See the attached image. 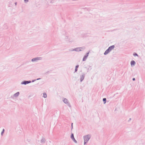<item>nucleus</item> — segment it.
I'll return each instance as SVG.
<instances>
[{"instance_id": "6", "label": "nucleus", "mask_w": 145, "mask_h": 145, "mask_svg": "<svg viewBox=\"0 0 145 145\" xmlns=\"http://www.w3.org/2000/svg\"><path fill=\"white\" fill-rule=\"evenodd\" d=\"M89 54V52L87 53L84 56L83 58L82 61H85L87 59Z\"/></svg>"}, {"instance_id": "1", "label": "nucleus", "mask_w": 145, "mask_h": 145, "mask_svg": "<svg viewBox=\"0 0 145 145\" xmlns=\"http://www.w3.org/2000/svg\"><path fill=\"white\" fill-rule=\"evenodd\" d=\"M91 137V135L88 134L83 136L84 145L87 143Z\"/></svg>"}, {"instance_id": "13", "label": "nucleus", "mask_w": 145, "mask_h": 145, "mask_svg": "<svg viewBox=\"0 0 145 145\" xmlns=\"http://www.w3.org/2000/svg\"><path fill=\"white\" fill-rule=\"evenodd\" d=\"M79 67V65H77L76 66L75 68V72H76L77 70H78V68Z\"/></svg>"}, {"instance_id": "25", "label": "nucleus", "mask_w": 145, "mask_h": 145, "mask_svg": "<svg viewBox=\"0 0 145 145\" xmlns=\"http://www.w3.org/2000/svg\"><path fill=\"white\" fill-rule=\"evenodd\" d=\"M40 79V78H38L36 80H39Z\"/></svg>"}, {"instance_id": "17", "label": "nucleus", "mask_w": 145, "mask_h": 145, "mask_svg": "<svg viewBox=\"0 0 145 145\" xmlns=\"http://www.w3.org/2000/svg\"><path fill=\"white\" fill-rule=\"evenodd\" d=\"M4 131H5V129H3L2 132H1V135L2 136L3 135V134L4 132Z\"/></svg>"}, {"instance_id": "19", "label": "nucleus", "mask_w": 145, "mask_h": 145, "mask_svg": "<svg viewBox=\"0 0 145 145\" xmlns=\"http://www.w3.org/2000/svg\"><path fill=\"white\" fill-rule=\"evenodd\" d=\"M75 143H77V141L74 138L72 140Z\"/></svg>"}, {"instance_id": "21", "label": "nucleus", "mask_w": 145, "mask_h": 145, "mask_svg": "<svg viewBox=\"0 0 145 145\" xmlns=\"http://www.w3.org/2000/svg\"><path fill=\"white\" fill-rule=\"evenodd\" d=\"M25 3H27L28 2L29 0H24Z\"/></svg>"}, {"instance_id": "5", "label": "nucleus", "mask_w": 145, "mask_h": 145, "mask_svg": "<svg viewBox=\"0 0 145 145\" xmlns=\"http://www.w3.org/2000/svg\"><path fill=\"white\" fill-rule=\"evenodd\" d=\"M31 82V81L24 80L21 83L22 84L26 85L27 84L30 83Z\"/></svg>"}, {"instance_id": "11", "label": "nucleus", "mask_w": 145, "mask_h": 145, "mask_svg": "<svg viewBox=\"0 0 145 145\" xmlns=\"http://www.w3.org/2000/svg\"><path fill=\"white\" fill-rule=\"evenodd\" d=\"M115 47V46L114 45H112L110 46L108 48H109L110 51H111Z\"/></svg>"}, {"instance_id": "26", "label": "nucleus", "mask_w": 145, "mask_h": 145, "mask_svg": "<svg viewBox=\"0 0 145 145\" xmlns=\"http://www.w3.org/2000/svg\"><path fill=\"white\" fill-rule=\"evenodd\" d=\"M17 4V2H15V6H16V5Z\"/></svg>"}, {"instance_id": "3", "label": "nucleus", "mask_w": 145, "mask_h": 145, "mask_svg": "<svg viewBox=\"0 0 145 145\" xmlns=\"http://www.w3.org/2000/svg\"><path fill=\"white\" fill-rule=\"evenodd\" d=\"M42 59V57H38L34 58L31 59L32 62H37L39 60H41Z\"/></svg>"}, {"instance_id": "14", "label": "nucleus", "mask_w": 145, "mask_h": 145, "mask_svg": "<svg viewBox=\"0 0 145 145\" xmlns=\"http://www.w3.org/2000/svg\"><path fill=\"white\" fill-rule=\"evenodd\" d=\"M71 138L72 140L73 139H74V134L73 133H72L71 135Z\"/></svg>"}, {"instance_id": "27", "label": "nucleus", "mask_w": 145, "mask_h": 145, "mask_svg": "<svg viewBox=\"0 0 145 145\" xmlns=\"http://www.w3.org/2000/svg\"><path fill=\"white\" fill-rule=\"evenodd\" d=\"M53 2L54 1H51V3H53Z\"/></svg>"}, {"instance_id": "23", "label": "nucleus", "mask_w": 145, "mask_h": 145, "mask_svg": "<svg viewBox=\"0 0 145 145\" xmlns=\"http://www.w3.org/2000/svg\"><path fill=\"white\" fill-rule=\"evenodd\" d=\"M132 80L133 81H135V78H133Z\"/></svg>"}, {"instance_id": "7", "label": "nucleus", "mask_w": 145, "mask_h": 145, "mask_svg": "<svg viewBox=\"0 0 145 145\" xmlns=\"http://www.w3.org/2000/svg\"><path fill=\"white\" fill-rule=\"evenodd\" d=\"M85 76V74H83L82 75L80 76V82H82L84 80Z\"/></svg>"}, {"instance_id": "9", "label": "nucleus", "mask_w": 145, "mask_h": 145, "mask_svg": "<svg viewBox=\"0 0 145 145\" xmlns=\"http://www.w3.org/2000/svg\"><path fill=\"white\" fill-rule=\"evenodd\" d=\"M136 63L134 61L132 60L131 62V66H134Z\"/></svg>"}, {"instance_id": "8", "label": "nucleus", "mask_w": 145, "mask_h": 145, "mask_svg": "<svg viewBox=\"0 0 145 145\" xmlns=\"http://www.w3.org/2000/svg\"><path fill=\"white\" fill-rule=\"evenodd\" d=\"M111 51L110 50L109 48H108L107 50H106L105 52L104 53V54L105 55H106L108 54L109 52H110Z\"/></svg>"}, {"instance_id": "12", "label": "nucleus", "mask_w": 145, "mask_h": 145, "mask_svg": "<svg viewBox=\"0 0 145 145\" xmlns=\"http://www.w3.org/2000/svg\"><path fill=\"white\" fill-rule=\"evenodd\" d=\"M45 139L44 138H42L41 140V143H44L45 142Z\"/></svg>"}, {"instance_id": "28", "label": "nucleus", "mask_w": 145, "mask_h": 145, "mask_svg": "<svg viewBox=\"0 0 145 145\" xmlns=\"http://www.w3.org/2000/svg\"><path fill=\"white\" fill-rule=\"evenodd\" d=\"M131 120V118H129V121H130Z\"/></svg>"}, {"instance_id": "24", "label": "nucleus", "mask_w": 145, "mask_h": 145, "mask_svg": "<svg viewBox=\"0 0 145 145\" xmlns=\"http://www.w3.org/2000/svg\"><path fill=\"white\" fill-rule=\"evenodd\" d=\"M72 125H73V123H71V129H72Z\"/></svg>"}, {"instance_id": "18", "label": "nucleus", "mask_w": 145, "mask_h": 145, "mask_svg": "<svg viewBox=\"0 0 145 145\" xmlns=\"http://www.w3.org/2000/svg\"><path fill=\"white\" fill-rule=\"evenodd\" d=\"M133 55L134 56H138V55L137 54V53H135V52H134L133 54Z\"/></svg>"}, {"instance_id": "15", "label": "nucleus", "mask_w": 145, "mask_h": 145, "mask_svg": "<svg viewBox=\"0 0 145 145\" xmlns=\"http://www.w3.org/2000/svg\"><path fill=\"white\" fill-rule=\"evenodd\" d=\"M43 97L44 98H46L47 97V95L46 93H43Z\"/></svg>"}, {"instance_id": "22", "label": "nucleus", "mask_w": 145, "mask_h": 145, "mask_svg": "<svg viewBox=\"0 0 145 145\" xmlns=\"http://www.w3.org/2000/svg\"><path fill=\"white\" fill-rule=\"evenodd\" d=\"M36 80H35V79L34 80H32V81H31V82H35V81H36Z\"/></svg>"}, {"instance_id": "29", "label": "nucleus", "mask_w": 145, "mask_h": 145, "mask_svg": "<svg viewBox=\"0 0 145 145\" xmlns=\"http://www.w3.org/2000/svg\"><path fill=\"white\" fill-rule=\"evenodd\" d=\"M70 42H72V41H70Z\"/></svg>"}, {"instance_id": "2", "label": "nucleus", "mask_w": 145, "mask_h": 145, "mask_svg": "<svg viewBox=\"0 0 145 145\" xmlns=\"http://www.w3.org/2000/svg\"><path fill=\"white\" fill-rule=\"evenodd\" d=\"M63 101L65 104L67 105L69 107H71V106L67 99L65 98H64L63 100Z\"/></svg>"}, {"instance_id": "20", "label": "nucleus", "mask_w": 145, "mask_h": 145, "mask_svg": "<svg viewBox=\"0 0 145 145\" xmlns=\"http://www.w3.org/2000/svg\"><path fill=\"white\" fill-rule=\"evenodd\" d=\"M69 51H71V52L74 51V49H70V50H69Z\"/></svg>"}, {"instance_id": "10", "label": "nucleus", "mask_w": 145, "mask_h": 145, "mask_svg": "<svg viewBox=\"0 0 145 145\" xmlns=\"http://www.w3.org/2000/svg\"><path fill=\"white\" fill-rule=\"evenodd\" d=\"M19 94L20 93L19 92H18L14 95L13 96L15 97H17L19 95Z\"/></svg>"}, {"instance_id": "4", "label": "nucleus", "mask_w": 145, "mask_h": 145, "mask_svg": "<svg viewBox=\"0 0 145 145\" xmlns=\"http://www.w3.org/2000/svg\"><path fill=\"white\" fill-rule=\"evenodd\" d=\"M84 47H78L74 49V51L76 52H79L82 51V50H83L85 49Z\"/></svg>"}, {"instance_id": "16", "label": "nucleus", "mask_w": 145, "mask_h": 145, "mask_svg": "<svg viewBox=\"0 0 145 145\" xmlns=\"http://www.w3.org/2000/svg\"><path fill=\"white\" fill-rule=\"evenodd\" d=\"M106 98H104L103 99V101L104 102V104H105L106 103Z\"/></svg>"}]
</instances>
